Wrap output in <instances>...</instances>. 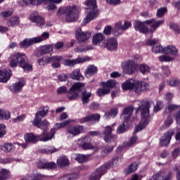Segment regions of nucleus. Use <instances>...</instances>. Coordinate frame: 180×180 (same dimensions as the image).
Returning <instances> with one entry per match:
<instances>
[{
  "label": "nucleus",
  "instance_id": "1",
  "mask_svg": "<svg viewBox=\"0 0 180 180\" xmlns=\"http://www.w3.org/2000/svg\"><path fill=\"white\" fill-rule=\"evenodd\" d=\"M8 63L11 68H15L18 65V67L22 68L23 71L25 72H29L33 70V66L30 65L27 60V56L23 53L15 52L11 53L8 57Z\"/></svg>",
  "mask_w": 180,
  "mask_h": 180
},
{
  "label": "nucleus",
  "instance_id": "2",
  "mask_svg": "<svg viewBox=\"0 0 180 180\" xmlns=\"http://www.w3.org/2000/svg\"><path fill=\"white\" fill-rule=\"evenodd\" d=\"M139 109L141 110V120L136 128V131H140L146 129L150 122V103L148 101H141L139 103Z\"/></svg>",
  "mask_w": 180,
  "mask_h": 180
},
{
  "label": "nucleus",
  "instance_id": "3",
  "mask_svg": "<svg viewBox=\"0 0 180 180\" xmlns=\"http://www.w3.org/2000/svg\"><path fill=\"white\" fill-rule=\"evenodd\" d=\"M65 13L67 22H75L78 19V15L79 13V8L75 6H68L66 8L60 7L58 10L57 16H61Z\"/></svg>",
  "mask_w": 180,
  "mask_h": 180
},
{
  "label": "nucleus",
  "instance_id": "4",
  "mask_svg": "<svg viewBox=\"0 0 180 180\" xmlns=\"http://www.w3.org/2000/svg\"><path fill=\"white\" fill-rule=\"evenodd\" d=\"M86 9L89 11L83 20V25H88L91 20L98 18V8L96 7V0H87L86 1Z\"/></svg>",
  "mask_w": 180,
  "mask_h": 180
},
{
  "label": "nucleus",
  "instance_id": "5",
  "mask_svg": "<svg viewBox=\"0 0 180 180\" xmlns=\"http://www.w3.org/2000/svg\"><path fill=\"white\" fill-rule=\"evenodd\" d=\"M84 86H85V83H75L68 91V99H70V101H72V99H76V98L79 96V92H81V89Z\"/></svg>",
  "mask_w": 180,
  "mask_h": 180
},
{
  "label": "nucleus",
  "instance_id": "6",
  "mask_svg": "<svg viewBox=\"0 0 180 180\" xmlns=\"http://www.w3.org/2000/svg\"><path fill=\"white\" fill-rule=\"evenodd\" d=\"M146 44L151 46V51L154 54H162L164 53L165 47L161 45L158 39H148Z\"/></svg>",
  "mask_w": 180,
  "mask_h": 180
},
{
  "label": "nucleus",
  "instance_id": "7",
  "mask_svg": "<svg viewBox=\"0 0 180 180\" xmlns=\"http://www.w3.org/2000/svg\"><path fill=\"white\" fill-rule=\"evenodd\" d=\"M111 167L110 162L103 165L101 167L97 168L89 177L90 180H100L102 175L106 174V171Z\"/></svg>",
  "mask_w": 180,
  "mask_h": 180
},
{
  "label": "nucleus",
  "instance_id": "8",
  "mask_svg": "<svg viewBox=\"0 0 180 180\" xmlns=\"http://www.w3.org/2000/svg\"><path fill=\"white\" fill-rule=\"evenodd\" d=\"M154 22V19H150L141 22L140 21H135L134 23V27L136 30L139 32L140 33H143L146 34L148 33V28L146 27L145 25H153Z\"/></svg>",
  "mask_w": 180,
  "mask_h": 180
},
{
  "label": "nucleus",
  "instance_id": "9",
  "mask_svg": "<svg viewBox=\"0 0 180 180\" xmlns=\"http://www.w3.org/2000/svg\"><path fill=\"white\" fill-rule=\"evenodd\" d=\"M30 19L31 22L37 23V25L40 27H49V26H51V24L46 25V21L44 20V18L39 15V13L37 12H34L31 13L30 15Z\"/></svg>",
  "mask_w": 180,
  "mask_h": 180
},
{
  "label": "nucleus",
  "instance_id": "10",
  "mask_svg": "<svg viewBox=\"0 0 180 180\" xmlns=\"http://www.w3.org/2000/svg\"><path fill=\"white\" fill-rule=\"evenodd\" d=\"M86 61H89V58L88 56L78 57L75 59H65L63 61V64L67 67H74L77 64H82V63H86Z\"/></svg>",
  "mask_w": 180,
  "mask_h": 180
},
{
  "label": "nucleus",
  "instance_id": "11",
  "mask_svg": "<svg viewBox=\"0 0 180 180\" xmlns=\"http://www.w3.org/2000/svg\"><path fill=\"white\" fill-rule=\"evenodd\" d=\"M137 69L136 63L131 60H128L122 63V70L125 74L131 75L134 74V71Z\"/></svg>",
  "mask_w": 180,
  "mask_h": 180
},
{
  "label": "nucleus",
  "instance_id": "12",
  "mask_svg": "<svg viewBox=\"0 0 180 180\" xmlns=\"http://www.w3.org/2000/svg\"><path fill=\"white\" fill-rule=\"evenodd\" d=\"M117 39L110 38L104 41V44H101V49H106L108 51H115L117 50Z\"/></svg>",
  "mask_w": 180,
  "mask_h": 180
},
{
  "label": "nucleus",
  "instance_id": "13",
  "mask_svg": "<svg viewBox=\"0 0 180 180\" xmlns=\"http://www.w3.org/2000/svg\"><path fill=\"white\" fill-rule=\"evenodd\" d=\"M131 27V22L129 21H125L123 25H122V22H117L113 30L115 36H119L120 34H122L124 30H127V29Z\"/></svg>",
  "mask_w": 180,
  "mask_h": 180
},
{
  "label": "nucleus",
  "instance_id": "14",
  "mask_svg": "<svg viewBox=\"0 0 180 180\" xmlns=\"http://www.w3.org/2000/svg\"><path fill=\"white\" fill-rule=\"evenodd\" d=\"M54 46L52 44L44 45L38 47L35 51L36 57H41L44 54H50L53 51Z\"/></svg>",
  "mask_w": 180,
  "mask_h": 180
},
{
  "label": "nucleus",
  "instance_id": "15",
  "mask_svg": "<svg viewBox=\"0 0 180 180\" xmlns=\"http://www.w3.org/2000/svg\"><path fill=\"white\" fill-rule=\"evenodd\" d=\"M174 129L167 130L163 136L160 139V143L162 147H167L169 146V143H171V139H172V136H174Z\"/></svg>",
  "mask_w": 180,
  "mask_h": 180
},
{
  "label": "nucleus",
  "instance_id": "16",
  "mask_svg": "<svg viewBox=\"0 0 180 180\" xmlns=\"http://www.w3.org/2000/svg\"><path fill=\"white\" fill-rule=\"evenodd\" d=\"M55 134L56 129H51L48 133L44 131L40 135H38V141H43L44 143H46V141H50V140L53 139Z\"/></svg>",
  "mask_w": 180,
  "mask_h": 180
},
{
  "label": "nucleus",
  "instance_id": "17",
  "mask_svg": "<svg viewBox=\"0 0 180 180\" xmlns=\"http://www.w3.org/2000/svg\"><path fill=\"white\" fill-rule=\"evenodd\" d=\"M179 109V111L174 115V118L176 123H180V105L176 104H168L165 108V113H169V112H174Z\"/></svg>",
  "mask_w": 180,
  "mask_h": 180
},
{
  "label": "nucleus",
  "instance_id": "18",
  "mask_svg": "<svg viewBox=\"0 0 180 180\" xmlns=\"http://www.w3.org/2000/svg\"><path fill=\"white\" fill-rule=\"evenodd\" d=\"M112 130L113 129H112V127H105L104 131V141H105V143L116 141V136L112 135Z\"/></svg>",
  "mask_w": 180,
  "mask_h": 180
},
{
  "label": "nucleus",
  "instance_id": "19",
  "mask_svg": "<svg viewBox=\"0 0 180 180\" xmlns=\"http://www.w3.org/2000/svg\"><path fill=\"white\" fill-rule=\"evenodd\" d=\"M75 34L78 41L81 42L86 41L91 37V33L89 32H82L81 28L77 29Z\"/></svg>",
  "mask_w": 180,
  "mask_h": 180
},
{
  "label": "nucleus",
  "instance_id": "20",
  "mask_svg": "<svg viewBox=\"0 0 180 180\" xmlns=\"http://www.w3.org/2000/svg\"><path fill=\"white\" fill-rule=\"evenodd\" d=\"M26 82H25L24 79H20L18 82L13 84L10 86V91L13 92V94H18L22 91V88L25 85Z\"/></svg>",
  "mask_w": 180,
  "mask_h": 180
},
{
  "label": "nucleus",
  "instance_id": "21",
  "mask_svg": "<svg viewBox=\"0 0 180 180\" xmlns=\"http://www.w3.org/2000/svg\"><path fill=\"white\" fill-rule=\"evenodd\" d=\"M67 130L70 134L75 137V136H78V134H81L84 131V127L81 125H70L68 127Z\"/></svg>",
  "mask_w": 180,
  "mask_h": 180
},
{
  "label": "nucleus",
  "instance_id": "22",
  "mask_svg": "<svg viewBox=\"0 0 180 180\" xmlns=\"http://www.w3.org/2000/svg\"><path fill=\"white\" fill-rule=\"evenodd\" d=\"M24 140L25 143L27 144V147H29V144H36L39 141V135H35L33 133H27L24 135Z\"/></svg>",
  "mask_w": 180,
  "mask_h": 180
},
{
  "label": "nucleus",
  "instance_id": "23",
  "mask_svg": "<svg viewBox=\"0 0 180 180\" xmlns=\"http://www.w3.org/2000/svg\"><path fill=\"white\" fill-rule=\"evenodd\" d=\"M163 53L167 54L170 57H173L174 60H175V58L179 56L178 49L174 45H168L165 47Z\"/></svg>",
  "mask_w": 180,
  "mask_h": 180
},
{
  "label": "nucleus",
  "instance_id": "24",
  "mask_svg": "<svg viewBox=\"0 0 180 180\" xmlns=\"http://www.w3.org/2000/svg\"><path fill=\"white\" fill-rule=\"evenodd\" d=\"M39 40V38L34 37L30 39H25L20 42V47H21V49H29L30 46L32 44H36Z\"/></svg>",
  "mask_w": 180,
  "mask_h": 180
},
{
  "label": "nucleus",
  "instance_id": "25",
  "mask_svg": "<svg viewBox=\"0 0 180 180\" xmlns=\"http://www.w3.org/2000/svg\"><path fill=\"white\" fill-rule=\"evenodd\" d=\"M134 89L136 94L144 92V91H147V89H148V84L144 82H140L136 80Z\"/></svg>",
  "mask_w": 180,
  "mask_h": 180
},
{
  "label": "nucleus",
  "instance_id": "26",
  "mask_svg": "<svg viewBox=\"0 0 180 180\" xmlns=\"http://www.w3.org/2000/svg\"><path fill=\"white\" fill-rule=\"evenodd\" d=\"M132 113H133V107L131 106L125 107L123 109V112L121 115L122 120L127 123V122H129V119L131 117Z\"/></svg>",
  "mask_w": 180,
  "mask_h": 180
},
{
  "label": "nucleus",
  "instance_id": "27",
  "mask_svg": "<svg viewBox=\"0 0 180 180\" xmlns=\"http://www.w3.org/2000/svg\"><path fill=\"white\" fill-rule=\"evenodd\" d=\"M105 35L102 33H96L93 37L92 43L94 44V46H96L98 44L100 47L102 48V44H104L105 40Z\"/></svg>",
  "mask_w": 180,
  "mask_h": 180
},
{
  "label": "nucleus",
  "instance_id": "28",
  "mask_svg": "<svg viewBox=\"0 0 180 180\" xmlns=\"http://www.w3.org/2000/svg\"><path fill=\"white\" fill-rule=\"evenodd\" d=\"M11 77H12V70H0V82L6 84V82L11 79Z\"/></svg>",
  "mask_w": 180,
  "mask_h": 180
},
{
  "label": "nucleus",
  "instance_id": "29",
  "mask_svg": "<svg viewBox=\"0 0 180 180\" xmlns=\"http://www.w3.org/2000/svg\"><path fill=\"white\" fill-rule=\"evenodd\" d=\"M32 124L38 129H41L42 130H46L49 126H50V122L46 120L41 121V120H34L32 121Z\"/></svg>",
  "mask_w": 180,
  "mask_h": 180
},
{
  "label": "nucleus",
  "instance_id": "30",
  "mask_svg": "<svg viewBox=\"0 0 180 180\" xmlns=\"http://www.w3.org/2000/svg\"><path fill=\"white\" fill-rule=\"evenodd\" d=\"M136 82V80L134 79H129L125 82L122 83V88L124 91H130L131 89H134Z\"/></svg>",
  "mask_w": 180,
  "mask_h": 180
},
{
  "label": "nucleus",
  "instance_id": "31",
  "mask_svg": "<svg viewBox=\"0 0 180 180\" xmlns=\"http://www.w3.org/2000/svg\"><path fill=\"white\" fill-rule=\"evenodd\" d=\"M136 143H137V138L133 136L128 141V142H125L122 145L118 146L117 151L120 153V151H123L126 147H131V146H134Z\"/></svg>",
  "mask_w": 180,
  "mask_h": 180
},
{
  "label": "nucleus",
  "instance_id": "32",
  "mask_svg": "<svg viewBox=\"0 0 180 180\" xmlns=\"http://www.w3.org/2000/svg\"><path fill=\"white\" fill-rule=\"evenodd\" d=\"M47 113H49V107H44L38 109L34 120H41Z\"/></svg>",
  "mask_w": 180,
  "mask_h": 180
},
{
  "label": "nucleus",
  "instance_id": "33",
  "mask_svg": "<svg viewBox=\"0 0 180 180\" xmlns=\"http://www.w3.org/2000/svg\"><path fill=\"white\" fill-rule=\"evenodd\" d=\"M63 60V56H53L49 57V63H53L51 66L53 68H59L61 65L60 62Z\"/></svg>",
  "mask_w": 180,
  "mask_h": 180
},
{
  "label": "nucleus",
  "instance_id": "34",
  "mask_svg": "<svg viewBox=\"0 0 180 180\" xmlns=\"http://www.w3.org/2000/svg\"><path fill=\"white\" fill-rule=\"evenodd\" d=\"M98 72V68L94 65H89L87 66L84 71V75L86 78H89V77H93Z\"/></svg>",
  "mask_w": 180,
  "mask_h": 180
},
{
  "label": "nucleus",
  "instance_id": "35",
  "mask_svg": "<svg viewBox=\"0 0 180 180\" xmlns=\"http://www.w3.org/2000/svg\"><path fill=\"white\" fill-rule=\"evenodd\" d=\"M70 77L75 81H84V79H85L84 75L81 74V70L79 69H75L70 74Z\"/></svg>",
  "mask_w": 180,
  "mask_h": 180
},
{
  "label": "nucleus",
  "instance_id": "36",
  "mask_svg": "<svg viewBox=\"0 0 180 180\" xmlns=\"http://www.w3.org/2000/svg\"><path fill=\"white\" fill-rule=\"evenodd\" d=\"M99 119H101L99 114H93L82 119L80 123H85L86 122H99Z\"/></svg>",
  "mask_w": 180,
  "mask_h": 180
},
{
  "label": "nucleus",
  "instance_id": "37",
  "mask_svg": "<svg viewBox=\"0 0 180 180\" xmlns=\"http://www.w3.org/2000/svg\"><path fill=\"white\" fill-rule=\"evenodd\" d=\"M79 175L77 173L74 174H64L58 177V180H75L78 179Z\"/></svg>",
  "mask_w": 180,
  "mask_h": 180
},
{
  "label": "nucleus",
  "instance_id": "38",
  "mask_svg": "<svg viewBox=\"0 0 180 180\" xmlns=\"http://www.w3.org/2000/svg\"><path fill=\"white\" fill-rule=\"evenodd\" d=\"M44 2L46 5H47V2L49 3L48 6H45V9L46 11H53L57 8L54 4H60V2H63V0H45ZM51 2H54V4Z\"/></svg>",
  "mask_w": 180,
  "mask_h": 180
},
{
  "label": "nucleus",
  "instance_id": "39",
  "mask_svg": "<svg viewBox=\"0 0 180 180\" xmlns=\"http://www.w3.org/2000/svg\"><path fill=\"white\" fill-rule=\"evenodd\" d=\"M20 22V20L18 16H13L7 21L8 27H15Z\"/></svg>",
  "mask_w": 180,
  "mask_h": 180
},
{
  "label": "nucleus",
  "instance_id": "40",
  "mask_svg": "<svg viewBox=\"0 0 180 180\" xmlns=\"http://www.w3.org/2000/svg\"><path fill=\"white\" fill-rule=\"evenodd\" d=\"M0 150L4 151V153H11L12 150H15V145L11 143H4L0 146Z\"/></svg>",
  "mask_w": 180,
  "mask_h": 180
},
{
  "label": "nucleus",
  "instance_id": "41",
  "mask_svg": "<svg viewBox=\"0 0 180 180\" xmlns=\"http://www.w3.org/2000/svg\"><path fill=\"white\" fill-rule=\"evenodd\" d=\"M82 141L83 144H82L81 147L83 148V150H91L94 148V146H92V144H91V139L86 137L82 139Z\"/></svg>",
  "mask_w": 180,
  "mask_h": 180
},
{
  "label": "nucleus",
  "instance_id": "42",
  "mask_svg": "<svg viewBox=\"0 0 180 180\" xmlns=\"http://www.w3.org/2000/svg\"><path fill=\"white\" fill-rule=\"evenodd\" d=\"M11 112L8 110L0 108V120H9Z\"/></svg>",
  "mask_w": 180,
  "mask_h": 180
},
{
  "label": "nucleus",
  "instance_id": "43",
  "mask_svg": "<svg viewBox=\"0 0 180 180\" xmlns=\"http://www.w3.org/2000/svg\"><path fill=\"white\" fill-rule=\"evenodd\" d=\"M11 176V171L8 169H1L0 170V180L9 179Z\"/></svg>",
  "mask_w": 180,
  "mask_h": 180
},
{
  "label": "nucleus",
  "instance_id": "44",
  "mask_svg": "<svg viewBox=\"0 0 180 180\" xmlns=\"http://www.w3.org/2000/svg\"><path fill=\"white\" fill-rule=\"evenodd\" d=\"M57 164L59 167H67L70 165V160L65 156L60 157L57 160Z\"/></svg>",
  "mask_w": 180,
  "mask_h": 180
},
{
  "label": "nucleus",
  "instance_id": "45",
  "mask_svg": "<svg viewBox=\"0 0 180 180\" xmlns=\"http://www.w3.org/2000/svg\"><path fill=\"white\" fill-rule=\"evenodd\" d=\"M138 168H139V162H133L129 165V168L125 169V174L127 175H129V174L134 172V171H136Z\"/></svg>",
  "mask_w": 180,
  "mask_h": 180
},
{
  "label": "nucleus",
  "instance_id": "46",
  "mask_svg": "<svg viewBox=\"0 0 180 180\" xmlns=\"http://www.w3.org/2000/svg\"><path fill=\"white\" fill-rule=\"evenodd\" d=\"M119 113V110L117 108H112L109 112H105L104 119H109V117H115L116 115Z\"/></svg>",
  "mask_w": 180,
  "mask_h": 180
},
{
  "label": "nucleus",
  "instance_id": "47",
  "mask_svg": "<svg viewBox=\"0 0 180 180\" xmlns=\"http://www.w3.org/2000/svg\"><path fill=\"white\" fill-rule=\"evenodd\" d=\"M163 24H164V20H161L158 21H155V20H154L153 22L151 25V28L150 30V32L151 33H154V32H155V30H157V29H158V27Z\"/></svg>",
  "mask_w": 180,
  "mask_h": 180
},
{
  "label": "nucleus",
  "instance_id": "48",
  "mask_svg": "<svg viewBox=\"0 0 180 180\" xmlns=\"http://www.w3.org/2000/svg\"><path fill=\"white\" fill-rule=\"evenodd\" d=\"M139 70L143 75H147V74L150 73L151 68L148 65L143 63L139 65Z\"/></svg>",
  "mask_w": 180,
  "mask_h": 180
},
{
  "label": "nucleus",
  "instance_id": "49",
  "mask_svg": "<svg viewBox=\"0 0 180 180\" xmlns=\"http://www.w3.org/2000/svg\"><path fill=\"white\" fill-rule=\"evenodd\" d=\"M158 58L161 63H170L171 61H174V57L169 55H161L158 57Z\"/></svg>",
  "mask_w": 180,
  "mask_h": 180
},
{
  "label": "nucleus",
  "instance_id": "50",
  "mask_svg": "<svg viewBox=\"0 0 180 180\" xmlns=\"http://www.w3.org/2000/svg\"><path fill=\"white\" fill-rule=\"evenodd\" d=\"M94 49V46L87 45L86 46H77L75 49V53H84L85 51H88V50H92Z\"/></svg>",
  "mask_w": 180,
  "mask_h": 180
},
{
  "label": "nucleus",
  "instance_id": "51",
  "mask_svg": "<svg viewBox=\"0 0 180 180\" xmlns=\"http://www.w3.org/2000/svg\"><path fill=\"white\" fill-rule=\"evenodd\" d=\"M96 92L98 96H105V95L110 94V89H107L103 84V87L102 89H98Z\"/></svg>",
  "mask_w": 180,
  "mask_h": 180
},
{
  "label": "nucleus",
  "instance_id": "52",
  "mask_svg": "<svg viewBox=\"0 0 180 180\" xmlns=\"http://www.w3.org/2000/svg\"><path fill=\"white\" fill-rule=\"evenodd\" d=\"M91 96H92V93L87 92L86 91H84L82 93V103H84V105H86V103L89 102V98Z\"/></svg>",
  "mask_w": 180,
  "mask_h": 180
},
{
  "label": "nucleus",
  "instance_id": "53",
  "mask_svg": "<svg viewBox=\"0 0 180 180\" xmlns=\"http://www.w3.org/2000/svg\"><path fill=\"white\" fill-rule=\"evenodd\" d=\"M103 85L107 89H110L112 88H115V86L117 85V82L114 79H110L107 81Z\"/></svg>",
  "mask_w": 180,
  "mask_h": 180
},
{
  "label": "nucleus",
  "instance_id": "54",
  "mask_svg": "<svg viewBox=\"0 0 180 180\" xmlns=\"http://www.w3.org/2000/svg\"><path fill=\"white\" fill-rule=\"evenodd\" d=\"M72 122V120H65L64 122H58L55 124V129H62V127H65L70 124Z\"/></svg>",
  "mask_w": 180,
  "mask_h": 180
},
{
  "label": "nucleus",
  "instance_id": "55",
  "mask_svg": "<svg viewBox=\"0 0 180 180\" xmlns=\"http://www.w3.org/2000/svg\"><path fill=\"white\" fill-rule=\"evenodd\" d=\"M75 160L77 162H86L88 161V156L82 154L76 155Z\"/></svg>",
  "mask_w": 180,
  "mask_h": 180
},
{
  "label": "nucleus",
  "instance_id": "56",
  "mask_svg": "<svg viewBox=\"0 0 180 180\" xmlns=\"http://www.w3.org/2000/svg\"><path fill=\"white\" fill-rule=\"evenodd\" d=\"M57 151H58V149L56 148L54 146H49L42 150V153L45 154H53V153H57Z\"/></svg>",
  "mask_w": 180,
  "mask_h": 180
},
{
  "label": "nucleus",
  "instance_id": "57",
  "mask_svg": "<svg viewBox=\"0 0 180 180\" xmlns=\"http://www.w3.org/2000/svg\"><path fill=\"white\" fill-rule=\"evenodd\" d=\"M37 63L39 65H46V64L50 63L49 57L44 56L43 58L38 59Z\"/></svg>",
  "mask_w": 180,
  "mask_h": 180
},
{
  "label": "nucleus",
  "instance_id": "58",
  "mask_svg": "<svg viewBox=\"0 0 180 180\" xmlns=\"http://www.w3.org/2000/svg\"><path fill=\"white\" fill-rule=\"evenodd\" d=\"M50 37V34L49 32H43L40 37H35L34 39H39V40L37 43H41L43 40H47Z\"/></svg>",
  "mask_w": 180,
  "mask_h": 180
},
{
  "label": "nucleus",
  "instance_id": "59",
  "mask_svg": "<svg viewBox=\"0 0 180 180\" xmlns=\"http://www.w3.org/2000/svg\"><path fill=\"white\" fill-rule=\"evenodd\" d=\"M13 160V158H1L0 159V164H3V165L12 164Z\"/></svg>",
  "mask_w": 180,
  "mask_h": 180
},
{
  "label": "nucleus",
  "instance_id": "60",
  "mask_svg": "<svg viewBox=\"0 0 180 180\" xmlns=\"http://www.w3.org/2000/svg\"><path fill=\"white\" fill-rule=\"evenodd\" d=\"M13 14V10H8L6 11H3L0 13V16L1 18H9V16H12Z\"/></svg>",
  "mask_w": 180,
  "mask_h": 180
},
{
  "label": "nucleus",
  "instance_id": "61",
  "mask_svg": "<svg viewBox=\"0 0 180 180\" xmlns=\"http://www.w3.org/2000/svg\"><path fill=\"white\" fill-rule=\"evenodd\" d=\"M26 119V115L22 114L15 118H13V121L14 123H20V122H23Z\"/></svg>",
  "mask_w": 180,
  "mask_h": 180
},
{
  "label": "nucleus",
  "instance_id": "62",
  "mask_svg": "<svg viewBox=\"0 0 180 180\" xmlns=\"http://www.w3.org/2000/svg\"><path fill=\"white\" fill-rule=\"evenodd\" d=\"M172 123H174V119H172V116L169 115L165 120V126L169 127Z\"/></svg>",
  "mask_w": 180,
  "mask_h": 180
},
{
  "label": "nucleus",
  "instance_id": "63",
  "mask_svg": "<svg viewBox=\"0 0 180 180\" xmlns=\"http://www.w3.org/2000/svg\"><path fill=\"white\" fill-rule=\"evenodd\" d=\"M68 89L65 86H61L57 89L58 95H63V94H67Z\"/></svg>",
  "mask_w": 180,
  "mask_h": 180
},
{
  "label": "nucleus",
  "instance_id": "64",
  "mask_svg": "<svg viewBox=\"0 0 180 180\" xmlns=\"http://www.w3.org/2000/svg\"><path fill=\"white\" fill-rule=\"evenodd\" d=\"M179 80L176 79H172V80L167 81V85L170 86H176L179 85Z\"/></svg>",
  "mask_w": 180,
  "mask_h": 180
}]
</instances>
